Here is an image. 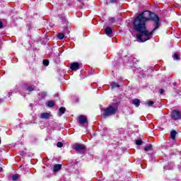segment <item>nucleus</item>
<instances>
[{
  "mask_svg": "<svg viewBox=\"0 0 181 181\" xmlns=\"http://www.w3.org/2000/svg\"><path fill=\"white\" fill-rule=\"evenodd\" d=\"M62 169V164H56L54 165L53 170L54 172H59Z\"/></svg>",
  "mask_w": 181,
  "mask_h": 181,
  "instance_id": "nucleus-10",
  "label": "nucleus"
},
{
  "mask_svg": "<svg viewBox=\"0 0 181 181\" xmlns=\"http://www.w3.org/2000/svg\"><path fill=\"white\" fill-rule=\"evenodd\" d=\"M119 0H110V4H117Z\"/></svg>",
  "mask_w": 181,
  "mask_h": 181,
  "instance_id": "nucleus-24",
  "label": "nucleus"
},
{
  "mask_svg": "<svg viewBox=\"0 0 181 181\" xmlns=\"http://www.w3.org/2000/svg\"><path fill=\"white\" fill-rule=\"evenodd\" d=\"M173 60H179V55H177V54H175L173 56Z\"/></svg>",
  "mask_w": 181,
  "mask_h": 181,
  "instance_id": "nucleus-20",
  "label": "nucleus"
},
{
  "mask_svg": "<svg viewBox=\"0 0 181 181\" xmlns=\"http://www.w3.org/2000/svg\"><path fill=\"white\" fill-rule=\"evenodd\" d=\"M44 66H49V60L47 59H44L42 62Z\"/></svg>",
  "mask_w": 181,
  "mask_h": 181,
  "instance_id": "nucleus-19",
  "label": "nucleus"
},
{
  "mask_svg": "<svg viewBox=\"0 0 181 181\" xmlns=\"http://www.w3.org/2000/svg\"><path fill=\"white\" fill-rule=\"evenodd\" d=\"M8 95H12V93H8Z\"/></svg>",
  "mask_w": 181,
  "mask_h": 181,
  "instance_id": "nucleus-30",
  "label": "nucleus"
},
{
  "mask_svg": "<svg viewBox=\"0 0 181 181\" xmlns=\"http://www.w3.org/2000/svg\"><path fill=\"white\" fill-rule=\"evenodd\" d=\"M133 29L136 32L138 42L144 43L146 40L151 39V36L156 29H159L160 23H159V17L158 15L151 12L144 11L139 14L133 21Z\"/></svg>",
  "mask_w": 181,
  "mask_h": 181,
  "instance_id": "nucleus-1",
  "label": "nucleus"
},
{
  "mask_svg": "<svg viewBox=\"0 0 181 181\" xmlns=\"http://www.w3.org/2000/svg\"><path fill=\"white\" fill-rule=\"evenodd\" d=\"M165 91L163 90V89H159L158 93H160V94H163Z\"/></svg>",
  "mask_w": 181,
  "mask_h": 181,
  "instance_id": "nucleus-26",
  "label": "nucleus"
},
{
  "mask_svg": "<svg viewBox=\"0 0 181 181\" xmlns=\"http://www.w3.org/2000/svg\"><path fill=\"white\" fill-rule=\"evenodd\" d=\"M59 117H62V115H63V114H64V112H66V107H60L59 110Z\"/></svg>",
  "mask_w": 181,
  "mask_h": 181,
  "instance_id": "nucleus-12",
  "label": "nucleus"
},
{
  "mask_svg": "<svg viewBox=\"0 0 181 181\" xmlns=\"http://www.w3.org/2000/svg\"><path fill=\"white\" fill-rule=\"evenodd\" d=\"M57 37L59 38L60 40H62V39H64V34L59 33Z\"/></svg>",
  "mask_w": 181,
  "mask_h": 181,
  "instance_id": "nucleus-17",
  "label": "nucleus"
},
{
  "mask_svg": "<svg viewBox=\"0 0 181 181\" xmlns=\"http://www.w3.org/2000/svg\"><path fill=\"white\" fill-rule=\"evenodd\" d=\"M3 170L4 169L1 167H0V172H2Z\"/></svg>",
  "mask_w": 181,
  "mask_h": 181,
  "instance_id": "nucleus-29",
  "label": "nucleus"
},
{
  "mask_svg": "<svg viewBox=\"0 0 181 181\" xmlns=\"http://www.w3.org/2000/svg\"><path fill=\"white\" fill-rule=\"evenodd\" d=\"M132 104L135 105V107H139V105L141 104V101L139 99H134L132 100Z\"/></svg>",
  "mask_w": 181,
  "mask_h": 181,
  "instance_id": "nucleus-11",
  "label": "nucleus"
},
{
  "mask_svg": "<svg viewBox=\"0 0 181 181\" xmlns=\"http://www.w3.org/2000/svg\"><path fill=\"white\" fill-rule=\"evenodd\" d=\"M33 90H35V88H33L32 86H28L27 88V91H28V92L33 91Z\"/></svg>",
  "mask_w": 181,
  "mask_h": 181,
  "instance_id": "nucleus-21",
  "label": "nucleus"
},
{
  "mask_svg": "<svg viewBox=\"0 0 181 181\" xmlns=\"http://www.w3.org/2000/svg\"><path fill=\"white\" fill-rule=\"evenodd\" d=\"M105 32L107 36H109V37H111L112 33V28H111V27H107L105 29Z\"/></svg>",
  "mask_w": 181,
  "mask_h": 181,
  "instance_id": "nucleus-8",
  "label": "nucleus"
},
{
  "mask_svg": "<svg viewBox=\"0 0 181 181\" xmlns=\"http://www.w3.org/2000/svg\"><path fill=\"white\" fill-rule=\"evenodd\" d=\"M47 107H49V108H52V107H54V102L53 101H48L47 103Z\"/></svg>",
  "mask_w": 181,
  "mask_h": 181,
  "instance_id": "nucleus-14",
  "label": "nucleus"
},
{
  "mask_svg": "<svg viewBox=\"0 0 181 181\" xmlns=\"http://www.w3.org/2000/svg\"><path fill=\"white\" fill-rule=\"evenodd\" d=\"M79 124H87V117L85 115H80L78 117Z\"/></svg>",
  "mask_w": 181,
  "mask_h": 181,
  "instance_id": "nucleus-7",
  "label": "nucleus"
},
{
  "mask_svg": "<svg viewBox=\"0 0 181 181\" xmlns=\"http://www.w3.org/2000/svg\"><path fill=\"white\" fill-rule=\"evenodd\" d=\"M57 146L58 148H62L63 147V143L59 141L57 144Z\"/></svg>",
  "mask_w": 181,
  "mask_h": 181,
  "instance_id": "nucleus-23",
  "label": "nucleus"
},
{
  "mask_svg": "<svg viewBox=\"0 0 181 181\" xmlns=\"http://www.w3.org/2000/svg\"><path fill=\"white\" fill-rule=\"evenodd\" d=\"M74 149L76 151V152H79L81 153L86 149V146L83 144H75L74 146Z\"/></svg>",
  "mask_w": 181,
  "mask_h": 181,
  "instance_id": "nucleus-3",
  "label": "nucleus"
},
{
  "mask_svg": "<svg viewBox=\"0 0 181 181\" xmlns=\"http://www.w3.org/2000/svg\"><path fill=\"white\" fill-rule=\"evenodd\" d=\"M118 110V103H113L109 105L106 109H105L103 112V117L106 118V117H110L111 115H114L115 112H117Z\"/></svg>",
  "mask_w": 181,
  "mask_h": 181,
  "instance_id": "nucleus-2",
  "label": "nucleus"
},
{
  "mask_svg": "<svg viewBox=\"0 0 181 181\" xmlns=\"http://www.w3.org/2000/svg\"><path fill=\"white\" fill-rule=\"evenodd\" d=\"M11 180L13 181H16L18 180V175H13L12 177H11Z\"/></svg>",
  "mask_w": 181,
  "mask_h": 181,
  "instance_id": "nucleus-18",
  "label": "nucleus"
},
{
  "mask_svg": "<svg viewBox=\"0 0 181 181\" xmlns=\"http://www.w3.org/2000/svg\"><path fill=\"white\" fill-rule=\"evenodd\" d=\"M0 5L2 6L3 5V3L0 1Z\"/></svg>",
  "mask_w": 181,
  "mask_h": 181,
  "instance_id": "nucleus-31",
  "label": "nucleus"
},
{
  "mask_svg": "<svg viewBox=\"0 0 181 181\" xmlns=\"http://www.w3.org/2000/svg\"><path fill=\"white\" fill-rule=\"evenodd\" d=\"M151 149H152V144H149L148 146H146L145 148H144V151L146 152H148V151H151Z\"/></svg>",
  "mask_w": 181,
  "mask_h": 181,
  "instance_id": "nucleus-15",
  "label": "nucleus"
},
{
  "mask_svg": "<svg viewBox=\"0 0 181 181\" xmlns=\"http://www.w3.org/2000/svg\"><path fill=\"white\" fill-rule=\"evenodd\" d=\"M176 135H177V132L175 130H173L170 132V138L171 139H175V138H176Z\"/></svg>",
  "mask_w": 181,
  "mask_h": 181,
  "instance_id": "nucleus-13",
  "label": "nucleus"
},
{
  "mask_svg": "<svg viewBox=\"0 0 181 181\" xmlns=\"http://www.w3.org/2000/svg\"><path fill=\"white\" fill-rule=\"evenodd\" d=\"M110 87L112 90H114L115 88H119V84L117 82H111Z\"/></svg>",
  "mask_w": 181,
  "mask_h": 181,
  "instance_id": "nucleus-9",
  "label": "nucleus"
},
{
  "mask_svg": "<svg viewBox=\"0 0 181 181\" xmlns=\"http://www.w3.org/2000/svg\"><path fill=\"white\" fill-rule=\"evenodd\" d=\"M114 21H115V18H110V22H112V23L114 22Z\"/></svg>",
  "mask_w": 181,
  "mask_h": 181,
  "instance_id": "nucleus-27",
  "label": "nucleus"
},
{
  "mask_svg": "<svg viewBox=\"0 0 181 181\" xmlns=\"http://www.w3.org/2000/svg\"><path fill=\"white\" fill-rule=\"evenodd\" d=\"M47 94L46 93V92H40L39 93L40 97H41L42 98H45V97H46Z\"/></svg>",
  "mask_w": 181,
  "mask_h": 181,
  "instance_id": "nucleus-16",
  "label": "nucleus"
},
{
  "mask_svg": "<svg viewBox=\"0 0 181 181\" xmlns=\"http://www.w3.org/2000/svg\"><path fill=\"white\" fill-rule=\"evenodd\" d=\"M3 26H4V24L2 23V22L0 21V29H1V28H3Z\"/></svg>",
  "mask_w": 181,
  "mask_h": 181,
  "instance_id": "nucleus-28",
  "label": "nucleus"
},
{
  "mask_svg": "<svg viewBox=\"0 0 181 181\" xmlns=\"http://www.w3.org/2000/svg\"><path fill=\"white\" fill-rule=\"evenodd\" d=\"M70 69L73 71H76V70H78V69H80V64H78V62L72 63L71 64Z\"/></svg>",
  "mask_w": 181,
  "mask_h": 181,
  "instance_id": "nucleus-5",
  "label": "nucleus"
},
{
  "mask_svg": "<svg viewBox=\"0 0 181 181\" xmlns=\"http://www.w3.org/2000/svg\"><path fill=\"white\" fill-rule=\"evenodd\" d=\"M0 144H1V139H0Z\"/></svg>",
  "mask_w": 181,
  "mask_h": 181,
  "instance_id": "nucleus-32",
  "label": "nucleus"
},
{
  "mask_svg": "<svg viewBox=\"0 0 181 181\" xmlns=\"http://www.w3.org/2000/svg\"><path fill=\"white\" fill-rule=\"evenodd\" d=\"M171 117L173 118V119H180L181 112L178 110H174L172 112Z\"/></svg>",
  "mask_w": 181,
  "mask_h": 181,
  "instance_id": "nucleus-4",
  "label": "nucleus"
},
{
  "mask_svg": "<svg viewBox=\"0 0 181 181\" xmlns=\"http://www.w3.org/2000/svg\"><path fill=\"white\" fill-rule=\"evenodd\" d=\"M146 104H147V105L148 106V107H151V105H153V101H152V100H150V101H148L147 103H146Z\"/></svg>",
  "mask_w": 181,
  "mask_h": 181,
  "instance_id": "nucleus-22",
  "label": "nucleus"
},
{
  "mask_svg": "<svg viewBox=\"0 0 181 181\" xmlns=\"http://www.w3.org/2000/svg\"><path fill=\"white\" fill-rule=\"evenodd\" d=\"M50 117H52V115H50V113L44 112L40 114V118H41V119H49Z\"/></svg>",
  "mask_w": 181,
  "mask_h": 181,
  "instance_id": "nucleus-6",
  "label": "nucleus"
},
{
  "mask_svg": "<svg viewBox=\"0 0 181 181\" xmlns=\"http://www.w3.org/2000/svg\"><path fill=\"white\" fill-rule=\"evenodd\" d=\"M136 145H142V141L136 140Z\"/></svg>",
  "mask_w": 181,
  "mask_h": 181,
  "instance_id": "nucleus-25",
  "label": "nucleus"
}]
</instances>
